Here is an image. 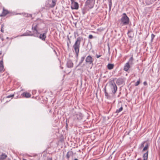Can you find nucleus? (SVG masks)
Here are the masks:
<instances>
[{"mask_svg":"<svg viewBox=\"0 0 160 160\" xmlns=\"http://www.w3.org/2000/svg\"><path fill=\"white\" fill-rule=\"evenodd\" d=\"M73 153L72 151H69L66 154V157L68 160H69L71 156H73Z\"/></svg>","mask_w":160,"mask_h":160,"instance_id":"15","label":"nucleus"},{"mask_svg":"<svg viewBox=\"0 0 160 160\" xmlns=\"http://www.w3.org/2000/svg\"><path fill=\"white\" fill-rule=\"evenodd\" d=\"M101 56V55H98L96 54V57L97 58H99V57H100Z\"/></svg>","mask_w":160,"mask_h":160,"instance_id":"30","label":"nucleus"},{"mask_svg":"<svg viewBox=\"0 0 160 160\" xmlns=\"http://www.w3.org/2000/svg\"><path fill=\"white\" fill-rule=\"evenodd\" d=\"M148 150L147 152L143 154V160H148Z\"/></svg>","mask_w":160,"mask_h":160,"instance_id":"17","label":"nucleus"},{"mask_svg":"<svg viewBox=\"0 0 160 160\" xmlns=\"http://www.w3.org/2000/svg\"><path fill=\"white\" fill-rule=\"evenodd\" d=\"M146 143V142H143L141 145V146L140 147V148L141 149L142 147H143L144 146V145L145 143Z\"/></svg>","mask_w":160,"mask_h":160,"instance_id":"26","label":"nucleus"},{"mask_svg":"<svg viewBox=\"0 0 160 160\" xmlns=\"http://www.w3.org/2000/svg\"><path fill=\"white\" fill-rule=\"evenodd\" d=\"M149 147V145L148 143H147L145 145V147L143 149H142V151H144L147 150L148 148Z\"/></svg>","mask_w":160,"mask_h":160,"instance_id":"21","label":"nucleus"},{"mask_svg":"<svg viewBox=\"0 0 160 160\" xmlns=\"http://www.w3.org/2000/svg\"><path fill=\"white\" fill-rule=\"evenodd\" d=\"M108 50H109V49H110V48H109V44H108Z\"/></svg>","mask_w":160,"mask_h":160,"instance_id":"38","label":"nucleus"},{"mask_svg":"<svg viewBox=\"0 0 160 160\" xmlns=\"http://www.w3.org/2000/svg\"><path fill=\"white\" fill-rule=\"evenodd\" d=\"M48 32L47 29L44 32L43 34H40L38 37L41 39L43 41H45L46 38V34Z\"/></svg>","mask_w":160,"mask_h":160,"instance_id":"9","label":"nucleus"},{"mask_svg":"<svg viewBox=\"0 0 160 160\" xmlns=\"http://www.w3.org/2000/svg\"><path fill=\"white\" fill-rule=\"evenodd\" d=\"M47 160H52V158H48Z\"/></svg>","mask_w":160,"mask_h":160,"instance_id":"35","label":"nucleus"},{"mask_svg":"<svg viewBox=\"0 0 160 160\" xmlns=\"http://www.w3.org/2000/svg\"><path fill=\"white\" fill-rule=\"evenodd\" d=\"M2 54V52L1 51L0 52V55H1Z\"/></svg>","mask_w":160,"mask_h":160,"instance_id":"39","label":"nucleus"},{"mask_svg":"<svg viewBox=\"0 0 160 160\" xmlns=\"http://www.w3.org/2000/svg\"><path fill=\"white\" fill-rule=\"evenodd\" d=\"M74 160H78L77 159V158H75V159H74Z\"/></svg>","mask_w":160,"mask_h":160,"instance_id":"40","label":"nucleus"},{"mask_svg":"<svg viewBox=\"0 0 160 160\" xmlns=\"http://www.w3.org/2000/svg\"><path fill=\"white\" fill-rule=\"evenodd\" d=\"M56 5V1L55 0H52V4L50 5V7L51 8L54 7Z\"/></svg>","mask_w":160,"mask_h":160,"instance_id":"20","label":"nucleus"},{"mask_svg":"<svg viewBox=\"0 0 160 160\" xmlns=\"http://www.w3.org/2000/svg\"><path fill=\"white\" fill-rule=\"evenodd\" d=\"M14 96V94H11V95H10L7 96L6 97V98H12Z\"/></svg>","mask_w":160,"mask_h":160,"instance_id":"25","label":"nucleus"},{"mask_svg":"<svg viewBox=\"0 0 160 160\" xmlns=\"http://www.w3.org/2000/svg\"><path fill=\"white\" fill-rule=\"evenodd\" d=\"M142 160V159L141 158H139L137 160Z\"/></svg>","mask_w":160,"mask_h":160,"instance_id":"37","label":"nucleus"},{"mask_svg":"<svg viewBox=\"0 0 160 160\" xmlns=\"http://www.w3.org/2000/svg\"><path fill=\"white\" fill-rule=\"evenodd\" d=\"M105 96L106 97V98H108V93L107 92H106L105 90Z\"/></svg>","mask_w":160,"mask_h":160,"instance_id":"28","label":"nucleus"},{"mask_svg":"<svg viewBox=\"0 0 160 160\" xmlns=\"http://www.w3.org/2000/svg\"><path fill=\"white\" fill-rule=\"evenodd\" d=\"M95 0H87L85 5L90 8H92L94 5Z\"/></svg>","mask_w":160,"mask_h":160,"instance_id":"6","label":"nucleus"},{"mask_svg":"<svg viewBox=\"0 0 160 160\" xmlns=\"http://www.w3.org/2000/svg\"><path fill=\"white\" fill-rule=\"evenodd\" d=\"M4 25L3 24H2L1 26V31L2 32H4Z\"/></svg>","mask_w":160,"mask_h":160,"instance_id":"27","label":"nucleus"},{"mask_svg":"<svg viewBox=\"0 0 160 160\" xmlns=\"http://www.w3.org/2000/svg\"><path fill=\"white\" fill-rule=\"evenodd\" d=\"M71 8L72 9H78V2H74L73 0H71Z\"/></svg>","mask_w":160,"mask_h":160,"instance_id":"8","label":"nucleus"},{"mask_svg":"<svg viewBox=\"0 0 160 160\" xmlns=\"http://www.w3.org/2000/svg\"><path fill=\"white\" fill-rule=\"evenodd\" d=\"M4 65L2 59L0 61V72L4 71Z\"/></svg>","mask_w":160,"mask_h":160,"instance_id":"16","label":"nucleus"},{"mask_svg":"<svg viewBox=\"0 0 160 160\" xmlns=\"http://www.w3.org/2000/svg\"><path fill=\"white\" fill-rule=\"evenodd\" d=\"M114 65L113 64H111V69H112L113 68Z\"/></svg>","mask_w":160,"mask_h":160,"instance_id":"31","label":"nucleus"},{"mask_svg":"<svg viewBox=\"0 0 160 160\" xmlns=\"http://www.w3.org/2000/svg\"><path fill=\"white\" fill-rule=\"evenodd\" d=\"M21 96L22 97L28 98L31 97V94L30 93L24 92L21 94Z\"/></svg>","mask_w":160,"mask_h":160,"instance_id":"13","label":"nucleus"},{"mask_svg":"<svg viewBox=\"0 0 160 160\" xmlns=\"http://www.w3.org/2000/svg\"><path fill=\"white\" fill-rule=\"evenodd\" d=\"M123 110V108L122 107H121L118 109H117L116 111V113H119L121 112Z\"/></svg>","mask_w":160,"mask_h":160,"instance_id":"22","label":"nucleus"},{"mask_svg":"<svg viewBox=\"0 0 160 160\" xmlns=\"http://www.w3.org/2000/svg\"><path fill=\"white\" fill-rule=\"evenodd\" d=\"M82 39L83 38L82 37H79L78 38L72 46V50L75 52L77 58L78 56L80 42Z\"/></svg>","mask_w":160,"mask_h":160,"instance_id":"2","label":"nucleus"},{"mask_svg":"<svg viewBox=\"0 0 160 160\" xmlns=\"http://www.w3.org/2000/svg\"><path fill=\"white\" fill-rule=\"evenodd\" d=\"M9 13V12L7 10L5 9L4 8L3 9V11L1 14H0V17H5Z\"/></svg>","mask_w":160,"mask_h":160,"instance_id":"11","label":"nucleus"},{"mask_svg":"<svg viewBox=\"0 0 160 160\" xmlns=\"http://www.w3.org/2000/svg\"><path fill=\"white\" fill-rule=\"evenodd\" d=\"M143 84L144 85H147V82L146 81L144 82Z\"/></svg>","mask_w":160,"mask_h":160,"instance_id":"34","label":"nucleus"},{"mask_svg":"<svg viewBox=\"0 0 160 160\" xmlns=\"http://www.w3.org/2000/svg\"><path fill=\"white\" fill-rule=\"evenodd\" d=\"M124 82V78H120L117 79L116 83L118 85H120L123 84Z\"/></svg>","mask_w":160,"mask_h":160,"instance_id":"12","label":"nucleus"},{"mask_svg":"<svg viewBox=\"0 0 160 160\" xmlns=\"http://www.w3.org/2000/svg\"><path fill=\"white\" fill-rule=\"evenodd\" d=\"M73 120L74 121H80L82 120L83 117L82 114L79 112H75L73 115Z\"/></svg>","mask_w":160,"mask_h":160,"instance_id":"4","label":"nucleus"},{"mask_svg":"<svg viewBox=\"0 0 160 160\" xmlns=\"http://www.w3.org/2000/svg\"><path fill=\"white\" fill-rule=\"evenodd\" d=\"M129 132L128 133V134H129Z\"/></svg>","mask_w":160,"mask_h":160,"instance_id":"43","label":"nucleus"},{"mask_svg":"<svg viewBox=\"0 0 160 160\" xmlns=\"http://www.w3.org/2000/svg\"><path fill=\"white\" fill-rule=\"evenodd\" d=\"M7 157V155L5 154L2 153L0 156V159L3 160L5 159Z\"/></svg>","mask_w":160,"mask_h":160,"instance_id":"19","label":"nucleus"},{"mask_svg":"<svg viewBox=\"0 0 160 160\" xmlns=\"http://www.w3.org/2000/svg\"><path fill=\"white\" fill-rule=\"evenodd\" d=\"M140 83V79H139L138 81L135 84V86H138L139 85Z\"/></svg>","mask_w":160,"mask_h":160,"instance_id":"23","label":"nucleus"},{"mask_svg":"<svg viewBox=\"0 0 160 160\" xmlns=\"http://www.w3.org/2000/svg\"><path fill=\"white\" fill-rule=\"evenodd\" d=\"M129 22V19L125 13L122 14V16L120 20V24L122 25H128Z\"/></svg>","mask_w":160,"mask_h":160,"instance_id":"3","label":"nucleus"},{"mask_svg":"<svg viewBox=\"0 0 160 160\" xmlns=\"http://www.w3.org/2000/svg\"><path fill=\"white\" fill-rule=\"evenodd\" d=\"M93 36L92 35H89L88 36V38L89 39H91L92 38Z\"/></svg>","mask_w":160,"mask_h":160,"instance_id":"29","label":"nucleus"},{"mask_svg":"<svg viewBox=\"0 0 160 160\" xmlns=\"http://www.w3.org/2000/svg\"><path fill=\"white\" fill-rule=\"evenodd\" d=\"M107 67H108V68L110 70V63H109L108 64V66H107Z\"/></svg>","mask_w":160,"mask_h":160,"instance_id":"32","label":"nucleus"},{"mask_svg":"<svg viewBox=\"0 0 160 160\" xmlns=\"http://www.w3.org/2000/svg\"><path fill=\"white\" fill-rule=\"evenodd\" d=\"M110 3H111V1L110 2Z\"/></svg>","mask_w":160,"mask_h":160,"instance_id":"42","label":"nucleus"},{"mask_svg":"<svg viewBox=\"0 0 160 160\" xmlns=\"http://www.w3.org/2000/svg\"><path fill=\"white\" fill-rule=\"evenodd\" d=\"M133 56L130 58L128 62L126 63L124 66V70L125 71H128L129 68H130V64L132 65L133 64Z\"/></svg>","mask_w":160,"mask_h":160,"instance_id":"5","label":"nucleus"},{"mask_svg":"<svg viewBox=\"0 0 160 160\" xmlns=\"http://www.w3.org/2000/svg\"><path fill=\"white\" fill-rule=\"evenodd\" d=\"M85 62L86 63L89 64H93V58L90 55H88L86 57Z\"/></svg>","mask_w":160,"mask_h":160,"instance_id":"7","label":"nucleus"},{"mask_svg":"<svg viewBox=\"0 0 160 160\" xmlns=\"http://www.w3.org/2000/svg\"><path fill=\"white\" fill-rule=\"evenodd\" d=\"M44 24L41 22L38 21L35 22L32 25V30L34 33L28 34L26 35L34 36L35 37H38L40 33V31L42 29Z\"/></svg>","mask_w":160,"mask_h":160,"instance_id":"1","label":"nucleus"},{"mask_svg":"<svg viewBox=\"0 0 160 160\" xmlns=\"http://www.w3.org/2000/svg\"><path fill=\"white\" fill-rule=\"evenodd\" d=\"M155 37V35L153 34H152L151 35V41L152 42L153 41V40Z\"/></svg>","mask_w":160,"mask_h":160,"instance_id":"24","label":"nucleus"},{"mask_svg":"<svg viewBox=\"0 0 160 160\" xmlns=\"http://www.w3.org/2000/svg\"><path fill=\"white\" fill-rule=\"evenodd\" d=\"M111 88L112 90V92L115 94L117 90V87L115 83H112L111 85Z\"/></svg>","mask_w":160,"mask_h":160,"instance_id":"10","label":"nucleus"},{"mask_svg":"<svg viewBox=\"0 0 160 160\" xmlns=\"http://www.w3.org/2000/svg\"><path fill=\"white\" fill-rule=\"evenodd\" d=\"M18 14H21V13H18Z\"/></svg>","mask_w":160,"mask_h":160,"instance_id":"41","label":"nucleus"},{"mask_svg":"<svg viewBox=\"0 0 160 160\" xmlns=\"http://www.w3.org/2000/svg\"><path fill=\"white\" fill-rule=\"evenodd\" d=\"M67 46H68V48H69V45L68 42L67 43Z\"/></svg>","mask_w":160,"mask_h":160,"instance_id":"36","label":"nucleus"},{"mask_svg":"<svg viewBox=\"0 0 160 160\" xmlns=\"http://www.w3.org/2000/svg\"><path fill=\"white\" fill-rule=\"evenodd\" d=\"M73 64L72 61L70 60H68L67 63V66L68 68H72L73 67Z\"/></svg>","mask_w":160,"mask_h":160,"instance_id":"14","label":"nucleus"},{"mask_svg":"<svg viewBox=\"0 0 160 160\" xmlns=\"http://www.w3.org/2000/svg\"><path fill=\"white\" fill-rule=\"evenodd\" d=\"M85 57H86V55H85L83 56L81 58L80 60V62H79V64L78 65V66H79L83 62V61L85 58Z\"/></svg>","mask_w":160,"mask_h":160,"instance_id":"18","label":"nucleus"},{"mask_svg":"<svg viewBox=\"0 0 160 160\" xmlns=\"http://www.w3.org/2000/svg\"><path fill=\"white\" fill-rule=\"evenodd\" d=\"M108 6H109V11H110V1L109 2Z\"/></svg>","mask_w":160,"mask_h":160,"instance_id":"33","label":"nucleus"}]
</instances>
